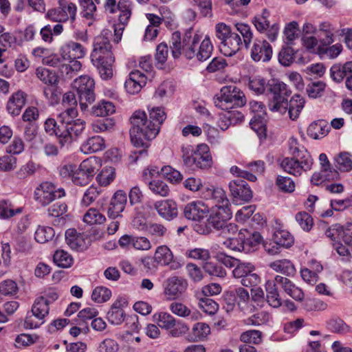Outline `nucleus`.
<instances>
[{
    "label": "nucleus",
    "instance_id": "obj_1",
    "mask_svg": "<svg viewBox=\"0 0 352 352\" xmlns=\"http://www.w3.org/2000/svg\"><path fill=\"white\" fill-rule=\"evenodd\" d=\"M148 116L145 111L137 110L130 118L132 125L130 138L131 143L135 147L129 156L132 162H137L139 159H144L147 156L146 148L149 144L145 140H153L158 134L156 128L151 126L152 123Z\"/></svg>",
    "mask_w": 352,
    "mask_h": 352
},
{
    "label": "nucleus",
    "instance_id": "obj_2",
    "mask_svg": "<svg viewBox=\"0 0 352 352\" xmlns=\"http://www.w3.org/2000/svg\"><path fill=\"white\" fill-rule=\"evenodd\" d=\"M111 41L116 43L114 41L113 27L111 29H104L94 38L91 53V62L103 80H108L113 76L112 65L115 58L111 51Z\"/></svg>",
    "mask_w": 352,
    "mask_h": 352
},
{
    "label": "nucleus",
    "instance_id": "obj_3",
    "mask_svg": "<svg viewBox=\"0 0 352 352\" xmlns=\"http://www.w3.org/2000/svg\"><path fill=\"white\" fill-rule=\"evenodd\" d=\"M296 144L295 138L289 139V150L293 157L284 158L280 162V166L285 172L294 176H300L311 169L313 160L305 149L299 148Z\"/></svg>",
    "mask_w": 352,
    "mask_h": 352
},
{
    "label": "nucleus",
    "instance_id": "obj_4",
    "mask_svg": "<svg viewBox=\"0 0 352 352\" xmlns=\"http://www.w3.org/2000/svg\"><path fill=\"white\" fill-rule=\"evenodd\" d=\"M58 298L56 293L37 297L32 305L31 315L25 319L24 326L26 329H36L45 322V318L50 311V305Z\"/></svg>",
    "mask_w": 352,
    "mask_h": 352
},
{
    "label": "nucleus",
    "instance_id": "obj_5",
    "mask_svg": "<svg viewBox=\"0 0 352 352\" xmlns=\"http://www.w3.org/2000/svg\"><path fill=\"white\" fill-rule=\"evenodd\" d=\"M245 94L234 85L223 87L219 94L216 95L214 104L222 110H230L234 107H241L245 104Z\"/></svg>",
    "mask_w": 352,
    "mask_h": 352
},
{
    "label": "nucleus",
    "instance_id": "obj_6",
    "mask_svg": "<svg viewBox=\"0 0 352 352\" xmlns=\"http://www.w3.org/2000/svg\"><path fill=\"white\" fill-rule=\"evenodd\" d=\"M182 158L184 164L191 170L207 169L212 164L209 147L206 144H198L196 149L191 150L190 153H184Z\"/></svg>",
    "mask_w": 352,
    "mask_h": 352
},
{
    "label": "nucleus",
    "instance_id": "obj_7",
    "mask_svg": "<svg viewBox=\"0 0 352 352\" xmlns=\"http://www.w3.org/2000/svg\"><path fill=\"white\" fill-rule=\"evenodd\" d=\"M154 322L161 329L168 331V336L172 338H180L185 336L189 331V327L185 322L177 320L168 312L160 311L153 315Z\"/></svg>",
    "mask_w": 352,
    "mask_h": 352
},
{
    "label": "nucleus",
    "instance_id": "obj_8",
    "mask_svg": "<svg viewBox=\"0 0 352 352\" xmlns=\"http://www.w3.org/2000/svg\"><path fill=\"white\" fill-rule=\"evenodd\" d=\"M73 87L78 93L80 106L82 110L86 109L88 104H91L95 100V82L89 76H80L74 80Z\"/></svg>",
    "mask_w": 352,
    "mask_h": 352
},
{
    "label": "nucleus",
    "instance_id": "obj_9",
    "mask_svg": "<svg viewBox=\"0 0 352 352\" xmlns=\"http://www.w3.org/2000/svg\"><path fill=\"white\" fill-rule=\"evenodd\" d=\"M85 128V122L81 119L60 120L58 138L60 142L70 144L82 134Z\"/></svg>",
    "mask_w": 352,
    "mask_h": 352
},
{
    "label": "nucleus",
    "instance_id": "obj_10",
    "mask_svg": "<svg viewBox=\"0 0 352 352\" xmlns=\"http://www.w3.org/2000/svg\"><path fill=\"white\" fill-rule=\"evenodd\" d=\"M65 195L63 188L56 186L49 182H42L34 190V199L41 206H45L56 199H60Z\"/></svg>",
    "mask_w": 352,
    "mask_h": 352
},
{
    "label": "nucleus",
    "instance_id": "obj_11",
    "mask_svg": "<svg viewBox=\"0 0 352 352\" xmlns=\"http://www.w3.org/2000/svg\"><path fill=\"white\" fill-rule=\"evenodd\" d=\"M254 271L255 267L252 263L239 260L232 270V275L235 278L240 279L241 284L244 287H254L261 281L259 276Z\"/></svg>",
    "mask_w": 352,
    "mask_h": 352
},
{
    "label": "nucleus",
    "instance_id": "obj_12",
    "mask_svg": "<svg viewBox=\"0 0 352 352\" xmlns=\"http://www.w3.org/2000/svg\"><path fill=\"white\" fill-rule=\"evenodd\" d=\"M76 12L77 8L76 5L69 2L60 5V6L57 8L49 10L45 16L47 19L54 22L65 23L69 21L70 28H74Z\"/></svg>",
    "mask_w": 352,
    "mask_h": 352
},
{
    "label": "nucleus",
    "instance_id": "obj_13",
    "mask_svg": "<svg viewBox=\"0 0 352 352\" xmlns=\"http://www.w3.org/2000/svg\"><path fill=\"white\" fill-rule=\"evenodd\" d=\"M97 160L95 157L83 160L76 167L72 181L75 185L85 186L89 183L96 173L97 168Z\"/></svg>",
    "mask_w": 352,
    "mask_h": 352
},
{
    "label": "nucleus",
    "instance_id": "obj_14",
    "mask_svg": "<svg viewBox=\"0 0 352 352\" xmlns=\"http://www.w3.org/2000/svg\"><path fill=\"white\" fill-rule=\"evenodd\" d=\"M193 34L192 29L186 30L182 37L179 31H175L172 34L170 47L175 58H179L182 54L185 57V50L190 46Z\"/></svg>",
    "mask_w": 352,
    "mask_h": 352
},
{
    "label": "nucleus",
    "instance_id": "obj_15",
    "mask_svg": "<svg viewBox=\"0 0 352 352\" xmlns=\"http://www.w3.org/2000/svg\"><path fill=\"white\" fill-rule=\"evenodd\" d=\"M153 256L158 266H168L173 270H177L182 267V265L174 259L173 252L166 245L157 247Z\"/></svg>",
    "mask_w": 352,
    "mask_h": 352
},
{
    "label": "nucleus",
    "instance_id": "obj_16",
    "mask_svg": "<svg viewBox=\"0 0 352 352\" xmlns=\"http://www.w3.org/2000/svg\"><path fill=\"white\" fill-rule=\"evenodd\" d=\"M229 189L234 200L248 202L252 198V191L247 182L237 178L229 183Z\"/></svg>",
    "mask_w": 352,
    "mask_h": 352
},
{
    "label": "nucleus",
    "instance_id": "obj_17",
    "mask_svg": "<svg viewBox=\"0 0 352 352\" xmlns=\"http://www.w3.org/2000/svg\"><path fill=\"white\" fill-rule=\"evenodd\" d=\"M188 287L187 281L179 276H171L164 283V294L170 299L178 298L186 292Z\"/></svg>",
    "mask_w": 352,
    "mask_h": 352
},
{
    "label": "nucleus",
    "instance_id": "obj_18",
    "mask_svg": "<svg viewBox=\"0 0 352 352\" xmlns=\"http://www.w3.org/2000/svg\"><path fill=\"white\" fill-rule=\"evenodd\" d=\"M131 2L129 0H119L117 5V10L120 13L119 14L120 23L117 25H113L114 31V41L116 43H119L122 38V33L124 31V25L127 23L131 16Z\"/></svg>",
    "mask_w": 352,
    "mask_h": 352
},
{
    "label": "nucleus",
    "instance_id": "obj_19",
    "mask_svg": "<svg viewBox=\"0 0 352 352\" xmlns=\"http://www.w3.org/2000/svg\"><path fill=\"white\" fill-rule=\"evenodd\" d=\"M126 306L127 300L124 298H118L107 314V319L109 322L113 325L121 324L126 318L123 309Z\"/></svg>",
    "mask_w": 352,
    "mask_h": 352
},
{
    "label": "nucleus",
    "instance_id": "obj_20",
    "mask_svg": "<svg viewBox=\"0 0 352 352\" xmlns=\"http://www.w3.org/2000/svg\"><path fill=\"white\" fill-rule=\"evenodd\" d=\"M59 53L63 60H73L82 58L86 55L87 50L79 43L69 41L60 47Z\"/></svg>",
    "mask_w": 352,
    "mask_h": 352
},
{
    "label": "nucleus",
    "instance_id": "obj_21",
    "mask_svg": "<svg viewBox=\"0 0 352 352\" xmlns=\"http://www.w3.org/2000/svg\"><path fill=\"white\" fill-rule=\"evenodd\" d=\"M208 212V207L201 201L190 202L184 208V217L194 221H202Z\"/></svg>",
    "mask_w": 352,
    "mask_h": 352
},
{
    "label": "nucleus",
    "instance_id": "obj_22",
    "mask_svg": "<svg viewBox=\"0 0 352 352\" xmlns=\"http://www.w3.org/2000/svg\"><path fill=\"white\" fill-rule=\"evenodd\" d=\"M127 202L126 194L122 190H117L113 195L107 214L110 218L119 217L125 208Z\"/></svg>",
    "mask_w": 352,
    "mask_h": 352
},
{
    "label": "nucleus",
    "instance_id": "obj_23",
    "mask_svg": "<svg viewBox=\"0 0 352 352\" xmlns=\"http://www.w3.org/2000/svg\"><path fill=\"white\" fill-rule=\"evenodd\" d=\"M154 208L162 218L168 221L173 219L178 214L177 205L172 199L157 201L154 204Z\"/></svg>",
    "mask_w": 352,
    "mask_h": 352
},
{
    "label": "nucleus",
    "instance_id": "obj_24",
    "mask_svg": "<svg viewBox=\"0 0 352 352\" xmlns=\"http://www.w3.org/2000/svg\"><path fill=\"white\" fill-rule=\"evenodd\" d=\"M146 82V75L139 70H134L129 74V78L125 81L124 87L128 93L135 94L141 90Z\"/></svg>",
    "mask_w": 352,
    "mask_h": 352
},
{
    "label": "nucleus",
    "instance_id": "obj_25",
    "mask_svg": "<svg viewBox=\"0 0 352 352\" xmlns=\"http://www.w3.org/2000/svg\"><path fill=\"white\" fill-rule=\"evenodd\" d=\"M272 55V48L266 41H256L254 43L251 51V57L254 61H269Z\"/></svg>",
    "mask_w": 352,
    "mask_h": 352
},
{
    "label": "nucleus",
    "instance_id": "obj_26",
    "mask_svg": "<svg viewBox=\"0 0 352 352\" xmlns=\"http://www.w3.org/2000/svg\"><path fill=\"white\" fill-rule=\"evenodd\" d=\"M168 308L172 314L180 318H188L191 321H197L201 317V314L198 311L189 308L181 302L174 301L169 305Z\"/></svg>",
    "mask_w": 352,
    "mask_h": 352
},
{
    "label": "nucleus",
    "instance_id": "obj_27",
    "mask_svg": "<svg viewBox=\"0 0 352 352\" xmlns=\"http://www.w3.org/2000/svg\"><path fill=\"white\" fill-rule=\"evenodd\" d=\"M275 280L284 292L290 297L297 301H302L305 298V294L302 289L296 286L289 278L279 275L275 276Z\"/></svg>",
    "mask_w": 352,
    "mask_h": 352
},
{
    "label": "nucleus",
    "instance_id": "obj_28",
    "mask_svg": "<svg viewBox=\"0 0 352 352\" xmlns=\"http://www.w3.org/2000/svg\"><path fill=\"white\" fill-rule=\"evenodd\" d=\"M243 45L240 36L235 32L230 34L219 44V49L222 54L226 56H232L239 51Z\"/></svg>",
    "mask_w": 352,
    "mask_h": 352
},
{
    "label": "nucleus",
    "instance_id": "obj_29",
    "mask_svg": "<svg viewBox=\"0 0 352 352\" xmlns=\"http://www.w3.org/2000/svg\"><path fill=\"white\" fill-rule=\"evenodd\" d=\"M65 241L72 250L82 251L87 248L84 235L74 228H69L66 230Z\"/></svg>",
    "mask_w": 352,
    "mask_h": 352
},
{
    "label": "nucleus",
    "instance_id": "obj_30",
    "mask_svg": "<svg viewBox=\"0 0 352 352\" xmlns=\"http://www.w3.org/2000/svg\"><path fill=\"white\" fill-rule=\"evenodd\" d=\"M277 283L275 278L266 281L265 285L266 292V300L269 305L274 308H278L282 305V299L280 297Z\"/></svg>",
    "mask_w": 352,
    "mask_h": 352
},
{
    "label": "nucleus",
    "instance_id": "obj_31",
    "mask_svg": "<svg viewBox=\"0 0 352 352\" xmlns=\"http://www.w3.org/2000/svg\"><path fill=\"white\" fill-rule=\"evenodd\" d=\"M329 130L330 126L325 120H318L309 124L307 135L314 140H319L326 136Z\"/></svg>",
    "mask_w": 352,
    "mask_h": 352
},
{
    "label": "nucleus",
    "instance_id": "obj_32",
    "mask_svg": "<svg viewBox=\"0 0 352 352\" xmlns=\"http://www.w3.org/2000/svg\"><path fill=\"white\" fill-rule=\"evenodd\" d=\"M25 104V96L23 91L13 94L7 103V110L12 116H18Z\"/></svg>",
    "mask_w": 352,
    "mask_h": 352
},
{
    "label": "nucleus",
    "instance_id": "obj_33",
    "mask_svg": "<svg viewBox=\"0 0 352 352\" xmlns=\"http://www.w3.org/2000/svg\"><path fill=\"white\" fill-rule=\"evenodd\" d=\"M105 148L104 139L99 135L88 138L80 146V151L85 154H89L100 151Z\"/></svg>",
    "mask_w": 352,
    "mask_h": 352
},
{
    "label": "nucleus",
    "instance_id": "obj_34",
    "mask_svg": "<svg viewBox=\"0 0 352 352\" xmlns=\"http://www.w3.org/2000/svg\"><path fill=\"white\" fill-rule=\"evenodd\" d=\"M352 73V61L346 62V63L335 64L330 69L331 78L337 82H341L344 78Z\"/></svg>",
    "mask_w": 352,
    "mask_h": 352
},
{
    "label": "nucleus",
    "instance_id": "obj_35",
    "mask_svg": "<svg viewBox=\"0 0 352 352\" xmlns=\"http://www.w3.org/2000/svg\"><path fill=\"white\" fill-rule=\"evenodd\" d=\"M210 333V328L208 324L204 322H197L191 329L188 340L192 342L203 341Z\"/></svg>",
    "mask_w": 352,
    "mask_h": 352
},
{
    "label": "nucleus",
    "instance_id": "obj_36",
    "mask_svg": "<svg viewBox=\"0 0 352 352\" xmlns=\"http://www.w3.org/2000/svg\"><path fill=\"white\" fill-rule=\"evenodd\" d=\"M340 175L337 170L321 168L319 172L313 174L311 182L315 186H318L326 181L338 179Z\"/></svg>",
    "mask_w": 352,
    "mask_h": 352
},
{
    "label": "nucleus",
    "instance_id": "obj_37",
    "mask_svg": "<svg viewBox=\"0 0 352 352\" xmlns=\"http://www.w3.org/2000/svg\"><path fill=\"white\" fill-rule=\"evenodd\" d=\"M334 166L338 171L349 172L352 170V157L348 152H341L333 159Z\"/></svg>",
    "mask_w": 352,
    "mask_h": 352
},
{
    "label": "nucleus",
    "instance_id": "obj_38",
    "mask_svg": "<svg viewBox=\"0 0 352 352\" xmlns=\"http://www.w3.org/2000/svg\"><path fill=\"white\" fill-rule=\"evenodd\" d=\"M305 99L298 94H295L288 103V114L292 120H296L305 105Z\"/></svg>",
    "mask_w": 352,
    "mask_h": 352
},
{
    "label": "nucleus",
    "instance_id": "obj_39",
    "mask_svg": "<svg viewBox=\"0 0 352 352\" xmlns=\"http://www.w3.org/2000/svg\"><path fill=\"white\" fill-rule=\"evenodd\" d=\"M36 77L44 84L55 86L58 82V78L55 72L43 67H38L35 71Z\"/></svg>",
    "mask_w": 352,
    "mask_h": 352
},
{
    "label": "nucleus",
    "instance_id": "obj_40",
    "mask_svg": "<svg viewBox=\"0 0 352 352\" xmlns=\"http://www.w3.org/2000/svg\"><path fill=\"white\" fill-rule=\"evenodd\" d=\"M270 266L276 272H280L287 276H292L296 272L294 265L287 259L275 261L270 263Z\"/></svg>",
    "mask_w": 352,
    "mask_h": 352
},
{
    "label": "nucleus",
    "instance_id": "obj_41",
    "mask_svg": "<svg viewBox=\"0 0 352 352\" xmlns=\"http://www.w3.org/2000/svg\"><path fill=\"white\" fill-rule=\"evenodd\" d=\"M22 208H15L9 200L0 201V219H8L22 212Z\"/></svg>",
    "mask_w": 352,
    "mask_h": 352
},
{
    "label": "nucleus",
    "instance_id": "obj_42",
    "mask_svg": "<svg viewBox=\"0 0 352 352\" xmlns=\"http://www.w3.org/2000/svg\"><path fill=\"white\" fill-rule=\"evenodd\" d=\"M148 118L152 123L151 126L156 128L159 132L161 124L166 118V115L162 107H152L148 108Z\"/></svg>",
    "mask_w": 352,
    "mask_h": 352
},
{
    "label": "nucleus",
    "instance_id": "obj_43",
    "mask_svg": "<svg viewBox=\"0 0 352 352\" xmlns=\"http://www.w3.org/2000/svg\"><path fill=\"white\" fill-rule=\"evenodd\" d=\"M69 60L68 64H63L60 72L63 78L70 80L81 69L82 64L77 60Z\"/></svg>",
    "mask_w": 352,
    "mask_h": 352
},
{
    "label": "nucleus",
    "instance_id": "obj_44",
    "mask_svg": "<svg viewBox=\"0 0 352 352\" xmlns=\"http://www.w3.org/2000/svg\"><path fill=\"white\" fill-rule=\"evenodd\" d=\"M269 91L272 95L270 98H288L292 93L287 85L280 81H273L270 83Z\"/></svg>",
    "mask_w": 352,
    "mask_h": 352
},
{
    "label": "nucleus",
    "instance_id": "obj_45",
    "mask_svg": "<svg viewBox=\"0 0 352 352\" xmlns=\"http://www.w3.org/2000/svg\"><path fill=\"white\" fill-rule=\"evenodd\" d=\"M273 240L280 247L288 248L291 247L294 242L293 236L287 230H277L273 235Z\"/></svg>",
    "mask_w": 352,
    "mask_h": 352
},
{
    "label": "nucleus",
    "instance_id": "obj_46",
    "mask_svg": "<svg viewBox=\"0 0 352 352\" xmlns=\"http://www.w3.org/2000/svg\"><path fill=\"white\" fill-rule=\"evenodd\" d=\"M213 51V45L208 36H206L204 39L199 43V51L197 55V60L204 62L208 60L212 55Z\"/></svg>",
    "mask_w": 352,
    "mask_h": 352
},
{
    "label": "nucleus",
    "instance_id": "obj_47",
    "mask_svg": "<svg viewBox=\"0 0 352 352\" xmlns=\"http://www.w3.org/2000/svg\"><path fill=\"white\" fill-rule=\"evenodd\" d=\"M67 211V206L64 202H56L50 206L47 209V214L49 216L58 219V223H64L65 219L64 215H65Z\"/></svg>",
    "mask_w": 352,
    "mask_h": 352
},
{
    "label": "nucleus",
    "instance_id": "obj_48",
    "mask_svg": "<svg viewBox=\"0 0 352 352\" xmlns=\"http://www.w3.org/2000/svg\"><path fill=\"white\" fill-rule=\"evenodd\" d=\"M208 193L215 202L214 206H230V202L227 197L226 192L221 188H208Z\"/></svg>",
    "mask_w": 352,
    "mask_h": 352
},
{
    "label": "nucleus",
    "instance_id": "obj_49",
    "mask_svg": "<svg viewBox=\"0 0 352 352\" xmlns=\"http://www.w3.org/2000/svg\"><path fill=\"white\" fill-rule=\"evenodd\" d=\"M54 262L60 267L68 268L70 267L73 263L74 259L68 252L64 250H56L53 257Z\"/></svg>",
    "mask_w": 352,
    "mask_h": 352
},
{
    "label": "nucleus",
    "instance_id": "obj_50",
    "mask_svg": "<svg viewBox=\"0 0 352 352\" xmlns=\"http://www.w3.org/2000/svg\"><path fill=\"white\" fill-rule=\"evenodd\" d=\"M269 109L273 112L285 114L288 109L287 98H270L268 102Z\"/></svg>",
    "mask_w": 352,
    "mask_h": 352
},
{
    "label": "nucleus",
    "instance_id": "obj_51",
    "mask_svg": "<svg viewBox=\"0 0 352 352\" xmlns=\"http://www.w3.org/2000/svg\"><path fill=\"white\" fill-rule=\"evenodd\" d=\"M147 184L150 190L155 195L161 197H167L169 195L170 189L165 182L160 179H153Z\"/></svg>",
    "mask_w": 352,
    "mask_h": 352
},
{
    "label": "nucleus",
    "instance_id": "obj_52",
    "mask_svg": "<svg viewBox=\"0 0 352 352\" xmlns=\"http://www.w3.org/2000/svg\"><path fill=\"white\" fill-rule=\"evenodd\" d=\"M240 340L246 344H259L263 340V333L258 330H248L241 334Z\"/></svg>",
    "mask_w": 352,
    "mask_h": 352
},
{
    "label": "nucleus",
    "instance_id": "obj_53",
    "mask_svg": "<svg viewBox=\"0 0 352 352\" xmlns=\"http://www.w3.org/2000/svg\"><path fill=\"white\" fill-rule=\"evenodd\" d=\"M55 234L54 229L51 227L39 226L35 232V240L40 243H45L52 240Z\"/></svg>",
    "mask_w": 352,
    "mask_h": 352
},
{
    "label": "nucleus",
    "instance_id": "obj_54",
    "mask_svg": "<svg viewBox=\"0 0 352 352\" xmlns=\"http://www.w3.org/2000/svg\"><path fill=\"white\" fill-rule=\"evenodd\" d=\"M106 220L104 215L95 208H89L83 217V221L87 224H101Z\"/></svg>",
    "mask_w": 352,
    "mask_h": 352
},
{
    "label": "nucleus",
    "instance_id": "obj_55",
    "mask_svg": "<svg viewBox=\"0 0 352 352\" xmlns=\"http://www.w3.org/2000/svg\"><path fill=\"white\" fill-rule=\"evenodd\" d=\"M115 176V169L113 167H104L97 175L96 180L100 186H107L114 180Z\"/></svg>",
    "mask_w": 352,
    "mask_h": 352
},
{
    "label": "nucleus",
    "instance_id": "obj_56",
    "mask_svg": "<svg viewBox=\"0 0 352 352\" xmlns=\"http://www.w3.org/2000/svg\"><path fill=\"white\" fill-rule=\"evenodd\" d=\"M116 111L113 104L109 101H102L93 107V113L96 116L105 117Z\"/></svg>",
    "mask_w": 352,
    "mask_h": 352
},
{
    "label": "nucleus",
    "instance_id": "obj_57",
    "mask_svg": "<svg viewBox=\"0 0 352 352\" xmlns=\"http://www.w3.org/2000/svg\"><path fill=\"white\" fill-rule=\"evenodd\" d=\"M261 241V235L258 232H255L241 243L242 251L247 252L254 251Z\"/></svg>",
    "mask_w": 352,
    "mask_h": 352
},
{
    "label": "nucleus",
    "instance_id": "obj_58",
    "mask_svg": "<svg viewBox=\"0 0 352 352\" xmlns=\"http://www.w3.org/2000/svg\"><path fill=\"white\" fill-rule=\"evenodd\" d=\"M298 23L296 21H292L287 24L284 29V35L287 45L292 44L293 41L298 37Z\"/></svg>",
    "mask_w": 352,
    "mask_h": 352
},
{
    "label": "nucleus",
    "instance_id": "obj_59",
    "mask_svg": "<svg viewBox=\"0 0 352 352\" xmlns=\"http://www.w3.org/2000/svg\"><path fill=\"white\" fill-rule=\"evenodd\" d=\"M198 305L204 312L209 315L214 314L219 309V305L208 297L199 298Z\"/></svg>",
    "mask_w": 352,
    "mask_h": 352
},
{
    "label": "nucleus",
    "instance_id": "obj_60",
    "mask_svg": "<svg viewBox=\"0 0 352 352\" xmlns=\"http://www.w3.org/2000/svg\"><path fill=\"white\" fill-rule=\"evenodd\" d=\"M111 296V292L105 287H96L91 294V299L96 302L102 303L107 302Z\"/></svg>",
    "mask_w": 352,
    "mask_h": 352
},
{
    "label": "nucleus",
    "instance_id": "obj_61",
    "mask_svg": "<svg viewBox=\"0 0 352 352\" xmlns=\"http://www.w3.org/2000/svg\"><path fill=\"white\" fill-rule=\"evenodd\" d=\"M325 87V83L322 81L313 82L307 85L306 92L309 98H316L322 95Z\"/></svg>",
    "mask_w": 352,
    "mask_h": 352
},
{
    "label": "nucleus",
    "instance_id": "obj_62",
    "mask_svg": "<svg viewBox=\"0 0 352 352\" xmlns=\"http://www.w3.org/2000/svg\"><path fill=\"white\" fill-rule=\"evenodd\" d=\"M100 192V188L94 185L89 186L84 192L81 204L85 206H89L98 198Z\"/></svg>",
    "mask_w": 352,
    "mask_h": 352
},
{
    "label": "nucleus",
    "instance_id": "obj_63",
    "mask_svg": "<svg viewBox=\"0 0 352 352\" xmlns=\"http://www.w3.org/2000/svg\"><path fill=\"white\" fill-rule=\"evenodd\" d=\"M203 268L210 276L223 278L226 275L225 269L220 265L213 262H205Z\"/></svg>",
    "mask_w": 352,
    "mask_h": 352
},
{
    "label": "nucleus",
    "instance_id": "obj_64",
    "mask_svg": "<svg viewBox=\"0 0 352 352\" xmlns=\"http://www.w3.org/2000/svg\"><path fill=\"white\" fill-rule=\"evenodd\" d=\"M338 228H340L339 239L348 247L352 248V223L340 225Z\"/></svg>",
    "mask_w": 352,
    "mask_h": 352
}]
</instances>
